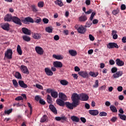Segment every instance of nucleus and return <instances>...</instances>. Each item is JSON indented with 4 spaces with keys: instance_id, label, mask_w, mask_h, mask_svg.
<instances>
[{
    "instance_id": "774afa93",
    "label": "nucleus",
    "mask_w": 126,
    "mask_h": 126,
    "mask_svg": "<svg viewBox=\"0 0 126 126\" xmlns=\"http://www.w3.org/2000/svg\"><path fill=\"white\" fill-rule=\"evenodd\" d=\"M122 41L123 43H126V36L123 37L122 39Z\"/></svg>"
},
{
    "instance_id": "473e14b6",
    "label": "nucleus",
    "mask_w": 126,
    "mask_h": 126,
    "mask_svg": "<svg viewBox=\"0 0 126 126\" xmlns=\"http://www.w3.org/2000/svg\"><path fill=\"white\" fill-rule=\"evenodd\" d=\"M110 108L113 113H117L118 112V109H117V108L115 106L111 105Z\"/></svg>"
},
{
    "instance_id": "20e7f679",
    "label": "nucleus",
    "mask_w": 126,
    "mask_h": 126,
    "mask_svg": "<svg viewBox=\"0 0 126 126\" xmlns=\"http://www.w3.org/2000/svg\"><path fill=\"white\" fill-rule=\"evenodd\" d=\"M12 54H13L12 49H8L7 51L5 52L4 57L8 60H11V59H12Z\"/></svg>"
},
{
    "instance_id": "9d476101",
    "label": "nucleus",
    "mask_w": 126,
    "mask_h": 126,
    "mask_svg": "<svg viewBox=\"0 0 126 126\" xmlns=\"http://www.w3.org/2000/svg\"><path fill=\"white\" fill-rule=\"evenodd\" d=\"M56 121H57V122H60L61 121V123H64L65 121H66V120H67V118L64 116H63L62 117H55Z\"/></svg>"
},
{
    "instance_id": "4d7b16f0",
    "label": "nucleus",
    "mask_w": 126,
    "mask_h": 126,
    "mask_svg": "<svg viewBox=\"0 0 126 126\" xmlns=\"http://www.w3.org/2000/svg\"><path fill=\"white\" fill-rule=\"evenodd\" d=\"M39 103L41 105H45L46 104V102L45 101V100H44V99H40Z\"/></svg>"
},
{
    "instance_id": "4c0bfd02",
    "label": "nucleus",
    "mask_w": 126,
    "mask_h": 126,
    "mask_svg": "<svg viewBox=\"0 0 126 126\" xmlns=\"http://www.w3.org/2000/svg\"><path fill=\"white\" fill-rule=\"evenodd\" d=\"M23 39L24 40V41H26V42H30L31 38L30 37L27 36V35H24L23 36Z\"/></svg>"
},
{
    "instance_id": "c85d7f7f",
    "label": "nucleus",
    "mask_w": 126,
    "mask_h": 126,
    "mask_svg": "<svg viewBox=\"0 0 126 126\" xmlns=\"http://www.w3.org/2000/svg\"><path fill=\"white\" fill-rule=\"evenodd\" d=\"M53 58H54V59H56V60H63V56L62 55H56L55 54H54L53 55Z\"/></svg>"
},
{
    "instance_id": "a211bd4d",
    "label": "nucleus",
    "mask_w": 126,
    "mask_h": 126,
    "mask_svg": "<svg viewBox=\"0 0 126 126\" xmlns=\"http://www.w3.org/2000/svg\"><path fill=\"white\" fill-rule=\"evenodd\" d=\"M45 72L46 74L48 76H52V75L54 74V73H53V71L51 70V69H50V68H45Z\"/></svg>"
},
{
    "instance_id": "0eeeda50",
    "label": "nucleus",
    "mask_w": 126,
    "mask_h": 126,
    "mask_svg": "<svg viewBox=\"0 0 126 126\" xmlns=\"http://www.w3.org/2000/svg\"><path fill=\"white\" fill-rule=\"evenodd\" d=\"M13 16H12V15L7 14L5 15V16L4 17V21L6 22H10L12 21V18Z\"/></svg>"
},
{
    "instance_id": "37998d69",
    "label": "nucleus",
    "mask_w": 126,
    "mask_h": 126,
    "mask_svg": "<svg viewBox=\"0 0 126 126\" xmlns=\"http://www.w3.org/2000/svg\"><path fill=\"white\" fill-rule=\"evenodd\" d=\"M47 101L49 104H52V97L49 94L47 95Z\"/></svg>"
},
{
    "instance_id": "ea45409f",
    "label": "nucleus",
    "mask_w": 126,
    "mask_h": 126,
    "mask_svg": "<svg viewBox=\"0 0 126 126\" xmlns=\"http://www.w3.org/2000/svg\"><path fill=\"white\" fill-rule=\"evenodd\" d=\"M118 116H119L120 119H121V120H123V121H126V115L119 114Z\"/></svg>"
},
{
    "instance_id": "6e6d98bb",
    "label": "nucleus",
    "mask_w": 126,
    "mask_h": 126,
    "mask_svg": "<svg viewBox=\"0 0 126 126\" xmlns=\"http://www.w3.org/2000/svg\"><path fill=\"white\" fill-rule=\"evenodd\" d=\"M41 21H42L41 18H38L35 20L34 22H35V23H40Z\"/></svg>"
},
{
    "instance_id": "a19ab883",
    "label": "nucleus",
    "mask_w": 126,
    "mask_h": 126,
    "mask_svg": "<svg viewBox=\"0 0 126 126\" xmlns=\"http://www.w3.org/2000/svg\"><path fill=\"white\" fill-rule=\"evenodd\" d=\"M60 83L61 84H62V85H67V84H68V82H67L66 80H62L60 81Z\"/></svg>"
},
{
    "instance_id": "e433bc0d",
    "label": "nucleus",
    "mask_w": 126,
    "mask_h": 126,
    "mask_svg": "<svg viewBox=\"0 0 126 126\" xmlns=\"http://www.w3.org/2000/svg\"><path fill=\"white\" fill-rule=\"evenodd\" d=\"M79 20L81 22H84L86 21V20H87V17H86V16H81L79 18Z\"/></svg>"
},
{
    "instance_id": "39448f33",
    "label": "nucleus",
    "mask_w": 126,
    "mask_h": 126,
    "mask_svg": "<svg viewBox=\"0 0 126 126\" xmlns=\"http://www.w3.org/2000/svg\"><path fill=\"white\" fill-rule=\"evenodd\" d=\"M107 47L108 49H119V45L115 42H110L107 45Z\"/></svg>"
},
{
    "instance_id": "0e129e2a",
    "label": "nucleus",
    "mask_w": 126,
    "mask_h": 126,
    "mask_svg": "<svg viewBox=\"0 0 126 126\" xmlns=\"http://www.w3.org/2000/svg\"><path fill=\"white\" fill-rule=\"evenodd\" d=\"M85 108H86L87 110H89V109H90V105L88 103H86L85 105Z\"/></svg>"
},
{
    "instance_id": "f257e3e1",
    "label": "nucleus",
    "mask_w": 126,
    "mask_h": 126,
    "mask_svg": "<svg viewBox=\"0 0 126 126\" xmlns=\"http://www.w3.org/2000/svg\"><path fill=\"white\" fill-rule=\"evenodd\" d=\"M71 100L72 103L69 102H65V105L66 108L69 109V110H73L74 108H76L77 106H79L78 101L76 100L75 97H74L73 94L71 95Z\"/></svg>"
},
{
    "instance_id": "2eb2a0df",
    "label": "nucleus",
    "mask_w": 126,
    "mask_h": 126,
    "mask_svg": "<svg viewBox=\"0 0 126 126\" xmlns=\"http://www.w3.org/2000/svg\"><path fill=\"white\" fill-rule=\"evenodd\" d=\"M35 51L38 55H42L43 54H44V50H43V48L42 47L36 46L35 47Z\"/></svg>"
},
{
    "instance_id": "09e8293b",
    "label": "nucleus",
    "mask_w": 126,
    "mask_h": 126,
    "mask_svg": "<svg viewBox=\"0 0 126 126\" xmlns=\"http://www.w3.org/2000/svg\"><path fill=\"white\" fill-rule=\"evenodd\" d=\"M37 6L38 7H44V2L43 1H40L38 3Z\"/></svg>"
},
{
    "instance_id": "dca6fc26",
    "label": "nucleus",
    "mask_w": 126,
    "mask_h": 126,
    "mask_svg": "<svg viewBox=\"0 0 126 126\" xmlns=\"http://www.w3.org/2000/svg\"><path fill=\"white\" fill-rule=\"evenodd\" d=\"M49 109L51 110V112L55 114V115H57V114H58V110H57V108H56V107H55L54 105L50 104Z\"/></svg>"
},
{
    "instance_id": "f8f14e48",
    "label": "nucleus",
    "mask_w": 126,
    "mask_h": 126,
    "mask_svg": "<svg viewBox=\"0 0 126 126\" xmlns=\"http://www.w3.org/2000/svg\"><path fill=\"white\" fill-rule=\"evenodd\" d=\"M20 69L23 73H25L26 74H29V71L28 70V68L26 67V66L24 65H22L20 67Z\"/></svg>"
},
{
    "instance_id": "393cba45",
    "label": "nucleus",
    "mask_w": 126,
    "mask_h": 126,
    "mask_svg": "<svg viewBox=\"0 0 126 126\" xmlns=\"http://www.w3.org/2000/svg\"><path fill=\"white\" fill-rule=\"evenodd\" d=\"M69 54L72 57H75V56H77V52L76 50H70L68 51Z\"/></svg>"
},
{
    "instance_id": "3c124183",
    "label": "nucleus",
    "mask_w": 126,
    "mask_h": 126,
    "mask_svg": "<svg viewBox=\"0 0 126 126\" xmlns=\"http://www.w3.org/2000/svg\"><path fill=\"white\" fill-rule=\"evenodd\" d=\"M96 13L95 12H92V14L91 15V17L90 18V20H91V21H92L93 20V18H94V16L95 15Z\"/></svg>"
},
{
    "instance_id": "6e6552de",
    "label": "nucleus",
    "mask_w": 126,
    "mask_h": 126,
    "mask_svg": "<svg viewBox=\"0 0 126 126\" xmlns=\"http://www.w3.org/2000/svg\"><path fill=\"white\" fill-rule=\"evenodd\" d=\"M0 27L3 30L6 31H9V24L8 23H2L0 24Z\"/></svg>"
},
{
    "instance_id": "a18cd8bd",
    "label": "nucleus",
    "mask_w": 126,
    "mask_h": 126,
    "mask_svg": "<svg viewBox=\"0 0 126 126\" xmlns=\"http://www.w3.org/2000/svg\"><path fill=\"white\" fill-rule=\"evenodd\" d=\"M94 88H97L99 87V81L98 80H95L94 85L93 86Z\"/></svg>"
},
{
    "instance_id": "603ef678",
    "label": "nucleus",
    "mask_w": 126,
    "mask_h": 126,
    "mask_svg": "<svg viewBox=\"0 0 126 126\" xmlns=\"http://www.w3.org/2000/svg\"><path fill=\"white\" fill-rule=\"evenodd\" d=\"M126 4H122L121 6V10H126Z\"/></svg>"
},
{
    "instance_id": "7c9ffc66",
    "label": "nucleus",
    "mask_w": 126,
    "mask_h": 126,
    "mask_svg": "<svg viewBox=\"0 0 126 126\" xmlns=\"http://www.w3.org/2000/svg\"><path fill=\"white\" fill-rule=\"evenodd\" d=\"M17 53H18V54H19V55H20V56H21V55H22V49H21V47L20 46V45H18L17 47Z\"/></svg>"
},
{
    "instance_id": "052dcab7",
    "label": "nucleus",
    "mask_w": 126,
    "mask_h": 126,
    "mask_svg": "<svg viewBox=\"0 0 126 126\" xmlns=\"http://www.w3.org/2000/svg\"><path fill=\"white\" fill-rule=\"evenodd\" d=\"M80 120H81V122L82 123H83L84 124H85V123H86V119H85V118H84V117H81L80 118Z\"/></svg>"
},
{
    "instance_id": "5701e85b",
    "label": "nucleus",
    "mask_w": 126,
    "mask_h": 126,
    "mask_svg": "<svg viewBox=\"0 0 126 126\" xmlns=\"http://www.w3.org/2000/svg\"><path fill=\"white\" fill-rule=\"evenodd\" d=\"M115 62L118 66H123L125 64V63L123 61L120 60V59H116Z\"/></svg>"
},
{
    "instance_id": "8fccbe9b",
    "label": "nucleus",
    "mask_w": 126,
    "mask_h": 126,
    "mask_svg": "<svg viewBox=\"0 0 126 126\" xmlns=\"http://www.w3.org/2000/svg\"><path fill=\"white\" fill-rule=\"evenodd\" d=\"M111 71L112 72V73H115L116 72H117V71H118V68L117 67H113L112 69H111Z\"/></svg>"
},
{
    "instance_id": "49530a36",
    "label": "nucleus",
    "mask_w": 126,
    "mask_h": 126,
    "mask_svg": "<svg viewBox=\"0 0 126 126\" xmlns=\"http://www.w3.org/2000/svg\"><path fill=\"white\" fill-rule=\"evenodd\" d=\"M99 116L100 117H106L107 116V115H108V114H107L106 112H105L104 111H102L101 112H100L99 114Z\"/></svg>"
},
{
    "instance_id": "69168bd1",
    "label": "nucleus",
    "mask_w": 126,
    "mask_h": 126,
    "mask_svg": "<svg viewBox=\"0 0 126 126\" xmlns=\"http://www.w3.org/2000/svg\"><path fill=\"white\" fill-rule=\"evenodd\" d=\"M89 38L91 41H94V40L95 39L94 36H93L92 34H89Z\"/></svg>"
},
{
    "instance_id": "2f4dec72",
    "label": "nucleus",
    "mask_w": 126,
    "mask_h": 126,
    "mask_svg": "<svg viewBox=\"0 0 126 126\" xmlns=\"http://www.w3.org/2000/svg\"><path fill=\"white\" fill-rule=\"evenodd\" d=\"M99 74V73L98 72H93L92 71H90L89 72V75L91 76H92L93 77H97V76H98Z\"/></svg>"
},
{
    "instance_id": "9b49d317",
    "label": "nucleus",
    "mask_w": 126,
    "mask_h": 126,
    "mask_svg": "<svg viewBox=\"0 0 126 126\" xmlns=\"http://www.w3.org/2000/svg\"><path fill=\"white\" fill-rule=\"evenodd\" d=\"M28 22H30V23H34V20H33L32 18L30 17H28L27 18H25L23 20V23L25 24H28Z\"/></svg>"
},
{
    "instance_id": "f704fd0d",
    "label": "nucleus",
    "mask_w": 126,
    "mask_h": 126,
    "mask_svg": "<svg viewBox=\"0 0 126 126\" xmlns=\"http://www.w3.org/2000/svg\"><path fill=\"white\" fill-rule=\"evenodd\" d=\"M55 4H58L59 6H63V1L62 0H57L55 1Z\"/></svg>"
},
{
    "instance_id": "864d4df0",
    "label": "nucleus",
    "mask_w": 126,
    "mask_h": 126,
    "mask_svg": "<svg viewBox=\"0 0 126 126\" xmlns=\"http://www.w3.org/2000/svg\"><path fill=\"white\" fill-rule=\"evenodd\" d=\"M42 21L45 23V24H48L49 23V19L47 18H43Z\"/></svg>"
},
{
    "instance_id": "680f3d73",
    "label": "nucleus",
    "mask_w": 126,
    "mask_h": 126,
    "mask_svg": "<svg viewBox=\"0 0 126 126\" xmlns=\"http://www.w3.org/2000/svg\"><path fill=\"white\" fill-rule=\"evenodd\" d=\"M118 120V118L116 117H113L111 119V121L113 123H115Z\"/></svg>"
},
{
    "instance_id": "79ce46f5",
    "label": "nucleus",
    "mask_w": 126,
    "mask_h": 126,
    "mask_svg": "<svg viewBox=\"0 0 126 126\" xmlns=\"http://www.w3.org/2000/svg\"><path fill=\"white\" fill-rule=\"evenodd\" d=\"M13 109L12 108H11L8 110H5L4 111V114L5 115H9L10 114H11L12 113Z\"/></svg>"
},
{
    "instance_id": "412c9836",
    "label": "nucleus",
    "mask_w": 126,
    "mask_h": 126,
    "mask_svg": "<svg viewBox=\"0 0 126 126\" xmlns=\"http://www.w3.org/2000/svg\"><path fill=\"white\" fill-rule=\"evenodd\" d=\"M53 64L55 66V67H63V63L59 61H56L54 62L53 63Z\"/></svg>"
},
{
    "instance_id": "5fc2aeb1",
    "label": "nucleus",
    "mask_w": 126,
    "mask_h": 126,
    "mask_svg": "<svg viewBox=\"0 0 126 126\" xmlns=\"http://www.w3.org/2000/svg\"><path fill=\"white\" fill-rule=\"evenodd\" d=\"M35 87H36V88H38V89H40V90L43 89V86H42V85H39L38 84H36L35 85Z\"/></svg>"
},
{
    "instance_id": "c756f323",
    "label": "nucleus",
    "mask_w": 126,
    "mask_h": 126,
    "mask_svg": "<svg viewBox=\"0 0 126 126\" xmlns=\"http://www.w3.org/2000/svg\"><path fill=\"white\" fill-rule=\"evenodd\" d=\"M45 31L47 32V33H53V27H47L45 28Z\"/></svg>"
},
{
    "instance_id": "4be33fe9",
    "label": "nucleus",
    "mask_w": 126,
    "mask_h": 126,
    "mask_svg": "<svg viewBox=\"0 0 126 126\" xmlns=\"http://www.w3.org/2000/svg\"><path fill=\"white\" fill-rule=\"evenodd\" d=\"M89 113L90 115H92V116H97L99 114V111L97 110H90Z\"/></svg>"
},
{
    "instance_id": "e2e57ef3",
    "label": "nucleus",
    "mask_w": 126,
    "mask_h": 126,
    "mask_svg": "<svg viewBox=\"0 0 126 126\" xmlns=\"http://www.w3.org/2000/svg\"><path fill=\"white\" fill-rule=\"evenodd\" d=\"M54 39L55 41H59V40H60V36L58 35H56L54 36Z\"/></svg>"
},
{
    "instance_id": "aec40b11",
    "label": "nucleus",
    "mask_w": 126,
    "mask_h": 126,
    "mask_svg": "<svg viewBox=\"0 0 126 126\" xmlns=\"http://www.w3.org/2000/svg\"><path fill=\"white\" fill-rule=\"evenodd\" d=\"M122 75H123V71H117L116 73H114L113 75V77L114 78H119V77L122 76Z\"/></svg>"
},
{
    "instance_id": "13d9d810",
    "label": "nucleus",
    "mask_w": 126,
    "mask_h": 126,
    "mask_svg": "<svg viewBox=\"0 0 126 126\" xmlns=\"http://www.w3.org/2000/svg\"><path fill=\"white\" fill-rule=\"evenodd\" d=\"M16 101H20L21 100H23V98L21 96L17 97L15 98Z\"/></svg>"
},
{
    "instance_id": "b1692460",
    "label": "nucleus",
    "mask_w": 126,
    "mask_h": 126,
    "mask_svg": "<svg viewBox=\"0 0 126 126\" xmlns=\"http://www.w3.org/2000/svg\"><path fill=\"white\" fill-rule=\"evenodd\" d=\"M18 83L22 88H27V87H28L27 84H25L23 81L20 80L19 81Z\"/></svg>"
},
{
    "instance_id": "72a5a7b5",
    "label": "nucleus",
    "mask_w": 126,
    "mask_h": 126,
    "mask_svg": "<svg viewBox=\"0 0 126 126\" xmlns=\"http://www.w3.org/2000/svg\"><path fill=\"white\" fill-rule=\"evenodd\" d=\"M15 77L16 78H17L18 79H22V76H21V74H20V72H16L15 74Z\"/></svg>"
},
{
    "instance_id": "58836bf2",
    "label": "nucleus",
    "mask_w": 126,
    "mask_h": 126,
    "mask_svg": "<svg viewBox=\"0 0 126 126\" xmlns=\"http://www.w3.org/2000/svg\"><path fill=\"white\" fill-rule=\"evenodd\" d=\"M120 13V9L119 8H117L116 10H114L112 11V14L113 15H117V14H119Z\"/></svg>"
},
{
    "instance_id": "7ed1b4c3",
    "label": "nucleus",
    "mask_w": 126,
    "mask_h": 126,
    "mask_svg": "<svg viewBox=\"0 0 126 126\" xmlns=\"http://www.w3.org/2000/svg\"><path fill=\"white\" fill-rule=\"evenodd\" d=\"M74 27L75 29H76L80 34H85V32H86V28L82 25H76Z\"/></svg>"
},
{
    "instance_id": "f3484780",
    "label": "nucleus",
    "mask_w": 126,
    "mask_h": 126,
    "mask_svg": "<svg viewBox=\"0 0 126 126\" xmlns=\"http://www.w3.org/2000/svg\"><path fill=\"white\" fill-rule=\"evenodd\" d=\"M56 104L59 106H61V107H64L65 102H64V100L59 98L56 100Z\"/></svg>"
},
{
    "instance_id": "de8ad7c7",
    "label": "nucleus",
    "mask_w": 126,
    "mask_h": 126,
    "mask_svg": "<svg viewBox=\"0 0 126 126\" xmlns=\"http://www.w3.org/2000/svg\"><path fill=\"white\" fill-rule=\"evenodd\" d=\"M32 9L33 12H37V11H38V9H37V8L35 5H32Z\"/></svg>"
},
{
    "instance_id": "f03ea898",
    "label": "nucleus",
    "mask_w": 126,
    "mask_h": 126,
    "mask_svg": "<svg viewBox=\"0 0 126 126\" xmlns=\"http://www.w3.org/2000/svg\"><path fill=\"white\" fill-rule=\"evenodd\" d=\"M73 95L74 98L76 99L78 102H79V105H80V100L81 101H88V99H89V96L87 95L86 94L81 93L79 94L74 93L73 94Z\"/></svg>"
},
{
    "instance_id": "6ab92c4d",
    "label": "nucleus",
    "mask_w": 126,
    "mask_h": 126,
    "mask_svg": "<svg viewBox=\"0 0 126 126\" xmlns=\"http://www.w3.org/2000/svg\"><path fill=\"white\" fill-rule=\"evenodd\" d=\"M22 31L23 33L26 35H31V31L26 28H23L22 29Z\"/></svg>"
},
{
    "instance_id": "4468645a",
    "label": "nucleus",
    "mask_w": 126,
    "mask_h": 126,
    "mask_svg": "<svg viewBox=\"0 0 126 126\" xmlns=\"http://www.w3.org/2000/svg\"><path fill=\"white\" fill-rule=\"evenodd\" d=\"M32 38L34 40H39L41 39V33L38 32H34L32 34Z\"/></svg>"
},
{
    "instance_id": "c03bdc74",
    "label": "nucleus",
    "mask_w": 126,
    "mask_h": 126,
    "mask_svg": "<svg viewBox=\"0 0 126 126\" xmlns=\"http://www.w3.org/2000/svg\"><path fill=\"white\" fill-rule=\"evenodd\" d=\"M12 82L14 87H15V88H17L18 87V83H17V81H16L15 79H14L12 80Z\"/></svg>"
},
{
    "instance_id": "423d86ee",
    "label": "nucleus",
    "mask_w": 126,
    "mask_h": 126,
    "mask_svg": "<svg viewBox=\"0 0 126 126\" xmlns=\"http://www.w3.org/2000/svg\"><path fill=\"white\" fill-rule=\"evenodd\" d=\"M12 21L14 22V23H15V24H17L18 25H22V23H21V20H20V19L16 16H13Z\"/></svg>"
},
{
    "instance_id": "ddd939ff",
    "label": "nucleus",
    "mask_w": 126,
    "mask_h": 126,
    "mask_svg": "<svg viewBox=\"0 0 126 126\" xmlns=\"http://www.w3.org/2000/svg\"><path fill=\"white\" fill-rule=\"evenodd\" d=\"M59 97L60 99L63 101H67V96L63 93H59Z\"/></svg>"
},
{
    "instance_id": "a878e982",
    "label": "nucleus",
    "mask_w": 126,
    "mask_h": 126,
    "mask_svg": "<svg viewBox=\"0 0 126 126\" xmlns=\"http://www.w3.org/2000/svg\"><path fill=\"white\" fill-rule=\"evenodd\" d=\"M117 33H118L117 31L113 30L112 32V35L114 40H117V39H118V34H117Z\"/></svg>"
},
{
    "instance_id": "cd10ccee",
    "label": "nucleus",
    "mask_w": 126,
    "mask_h": 126,
    "mask_svg": "<svg viewBox=\"0 0 126 126\" xmlns=\"http://www.w3.org/2000/svg\"><path fill=\"white\" fill-rule=\"evenodd\" d=\"M40 123H45V122H48V116L44 115L40 119Z\"/></svg>"
},
{
    "instance_id": "1a4fd4ad",
    "label": "nucleus",
    "mask_w": 126,
    "mask_h": 126,
    "mask_svg": "<svg viewBox=\"0 0 126 126\" xmlns=\"http://www.w3.org/2000/svg\"><path fill=\"white\" fill-rule=\"evenodd\" d=\"M78 74L83 78H88V73L86 71H81L78 72Z\"/></svg>"
},
{
    "instance_id": "338daca9",
    "label": "nucleus",
    "mask_w": 126,
    "mask_h": 126,
    "mask_svg": "<svg viewBox=\"0 0 126 126\" xmlns=\"http://www.w3.org/2000/svg\"><path fill=\"white\" fill-rule=\"evenodd\" d=\"M117 90L119 92H122L123 91V87L122 86H119L117 88Z\"/></svg>"
},
{
    "instance_id": "c9c22d12",
    "label": "nucleus",
    "mask_w": 126,
    "mask_h": 126,
    "mask_svg": "<svg viewBox=\"0 0 126 126\" xmlns=\"http://www.w3.org/2000/svg\"><path fill=\"white\" fill-rule=\"evenodd\" d=\"M51 95L52 96V97H53V98H56L59 96V94L57 92L53 91L52 92H51Z\"/></svg>"
},
{
    "instance_id": "bb28decb",
    "label": "nucleus",
    "mask_w": 126,
    "mask_h": 126,
    "mask_svg": "<svg viewBox=\"0 0 126 126\" xmlns=\"http://www.w3.org/2000/svg\"><path fill=\"white\" fill-rule=\"evenodd\" d=\"M71 120L73 122H75V123H78L79 122V121H80V119L78 117H77L75 116H71Z\"/></svg>"
},
{
    "instance_id": "bf43d9fd",
    "label": "nucleus",
    "mask_w": 126,
    "mask_h": 126,
    "mask_svg": "<svg viewBox=\"0 0 126 126\" xmlns=\"http://www.w3.org/2000/svg\"><path fill=\"white\" fill-rule=\"evenodd\" d=\"M34 99L35 101H37L38 102V101H40V100H41V97L39 95H36Z\"/></svg>"
}]
</instances>
